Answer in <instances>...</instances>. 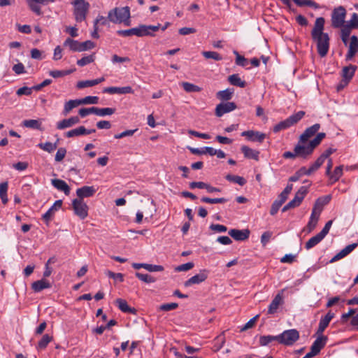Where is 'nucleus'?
I'll return each mask as SVG.
<instances>
[{"label":"nucleus","instance_id":"nucleus-24","mask_svg":"<svg viewBox=\"0 0 358 358\" xmlns=\"http://www.w3.org/2000/svg\"><path fill=\"white\" fill-rule=\"evenodd\" d=\"M51 183L56 189L62 191L66 195L70 194V187L64 180L61 179H52Z\"/></svg>","mask_w":358,"mask_h":358},{"label":"nucleus","instance_id":"nucleus-38","mask_svg":"<svg viewBox=\"0 0 358 358\" xmlns=\"http://www.w3.org/2000/svg\"><path fill=\"white\" fill-rule=\"evenodd\" d=\"M80 105V99H75V100H69V101L66 102L64 107L63 114L64 115H66L70 113V111L77 107L78 106Z\"/></svg>","mask_w":358,"mask_h":358},{"label":"nucleus","instance_id":"nucleus-15","mask_svg":"<svg viewBox=\"0 0 358 358\" xmlns=\"http://www.w3.org/2000/svg\"><path fill=\"white\" fill-rule=\"evenodd\" d=\"M103 93H108L110 94H132L134 92L133 89L130 86L126 87H108L103 90Z\"/></svg>","mask_w":358,"mask_h":358},{"label":"nucleus","instance_id":"nucleus-39","mask_svg":"<svg viewBox=\"0 0 358 358\" xmlns=\"http://www.w3.org/2000/svg\"><path fill=\"white\" fill-rule=\"evenodd\" d=\"M64 135L67 138H73V137H76V136H80L85 135V127L80 126L77 128H75L73 129H71V130L66 132Z\"/></svg>","mask_w":358,"mask_h":358},{"label":"nucleus","instance_id":"nucleus-62","mask_svg":"<svg viewBox=\"0 0 358 358\" xmlns=\"http://www.w3.org/2000/svg\"><path fill=\"white\" fill-rule=\"evenodd\" d=\"M66 154V150L64 148H59L55 155V159L56 162H59L63 160Z\"/></svg>","mask_w":358,"mask_h":358},{"label":"nucleus","instance_id":"nucleus-32","mask_svg":"<svg viewBox=\"0 0 358 358\" xmlns=\"http://www.w3.org/2000/svg\"><path fill=\"white\" fill-rule=\"evenodd\" d=\"M227 80L234 86L245 87L246 85L245 81L242 80L238 74H232L228 77Z\"/></svg>","mask_w":358,"mask_h":358},{"label":"nucleus","instance_id":"nucleus-26","mask_svg":"<svg viewBox=\"0 0 358 358\" xmlns=\"http://www.w3.org/2000/svg\"><path fill=\"white\" fill-rule=\"evenodd\" d=\"M357 70V66L352 64H350L349 66H344L341 71V76L343 79H347V80L350 81L353 78L355 73Z\"/></svg>","mask_w":358,"mask_h":358},{"label":"nucleus","instance_id":"nucleus-6","mask_svg":"<svg viewBox=\"0 0 358 358\" xmlns=\"http://www.w3.org/2000/svg\"><path fill=\"white\" fill-rule=\"evenodd\" d=\"M346 10L342 6L335 8L331 13V26L334 28L338 29L345 25V19L346 17Z\"/></svg>","mask_w":358,"mask_h":358},{"label":"nucleus","instance_id":"nucleus-36","mask_svg":"<svg viewBox=\"0 0 358 358\" xmlns=\"http://www.w3.org/2000/svg\"><path fill=\"white\" fill-rule=\"evenodd\" d=\"M298 6L303 7L305 6L313 8L314 9H319L320 6L313 0H292Z\"/></svg>","mask_w":358,"mask_h":358},{"label":"nucleus","instance_id":"nucleus-57","mask_svg":"<svg viewBox=\"0 0 358 358\" xmlns=\"http://www.w3.org/2000/svg\"><path fill=\"white\" fill-rule=\"evenodd\" d=\"M81 104H97L99 102V97L96 96H87L83 99H80Z\"/></svg>","mask_w":358,"mask_h":358},{"label":"nucleus","instance_id":"nucleus-9","mask_svg":"<svg viewBox=\"0 0 358 358\" xmlns=\"http://www.w3.org/2000/svg\"><path fill=\"white\" fill-rule=\"evenodd\" d=\"M306 143V142H301L299 140L294 148L296 156L303 159H307L313 152V150L308 144L304 145Z\"/></svg>","mask_w":358,"mask_h":358},{"label":"nucleus","instance_id":"nucleus-44","mask_svg":"<svg viewBox=\"0 0 358 358\" xmlns=\"http://www.w3.org/2000/svg\"><path fill=\"white\" fill-rule=\"evenodd\" d=\"M326 136L325 133L321 132L318 133L317 136L310 141L308 144L311 148V149L314 151L315 148L320 144L321 141Z\"/></svg>","mask_w":358,"mask_h":358},{"label":"nucleus","instance_id":"nucleus-5","mask_svg":"<svg viewBox=\"0 0 358 358\" xmlns=\"http://www.w3.org/2000/svg\"><path fill=\"white\" fill-rule=\"evenodd\" d=\"M64 45H68L70 50L73 52H83L94 48L95 43L91 41L79 42L71 38H67L64 43Z\"/></svg>","mask_w":358,"mask_h":358},{"label":"nucleus","instance_id":"nucleus-34","mask_svg":"<svg viewBox=\"0 0 358 358\" xmlns=\"http://www.w3.org/2000/svg\"><path fill=\"white\" fill-rule=\"evenodd\" d=\"M53 337L49 334H45L43 336L41 339L38 341L36 349L38 350H42L47 348L48 345L52 341Z\"/></svg>","mask_w":358,"mask_h":358},{"label":"nucleus","instance_id":"nucleus-50","mask_svg":"<svg viewBox=\"0 0 358 358\" xmlns=\"http://www.w3.org/2000/svg\"><path fill=\"white\" fill-rule=\"evenodd\" d=\"M188 150L194 155H206V154H208L209 155L211 156V152L210 151L209 152L210 150H213V148L211 147H203L201 149L199 148H192V147H187Z\"/></svg>","mask_w":358,"mask_h":358},{"label":"nucleus","instance_id":"nucleus-18","mask_svg":"<svg viewBox=\"0 0 358 358\" xmlns=\"http://www.w3.org/2000/svg\"><path fill=\"white\" fill-rule=\"evenodd\" d=\"M80 122V118L78 116H73L69 119H64L62 121L57 122V129L59 130L64 129L66 128L71 127L75 124Z\"/></svg>","mask_w":358,"mask_h":358},{"label":"nucleus","instance_id":"nucleus-2","mask_svg":"<svg viewBox=\"0 0 358 358\" xmlns=\"http://www.w3.org/2000/svg\"><path fill=\"white\" fill-rule=\"evenodd\" d=\"M130 8L129 6L116 7L111 9L108 13V18L110 22L115 24H120L123 21H128V19H130Z\"/></svg>","mask_w":358,"mask_h":358},{"label":"nucleus","instance_id":"nucleus-31","mask_svg":"<svg viewBox=\"0 0 358 358\" xmlns=\"http://www.w3.org/2000/svg\"><path fill=\"white\" fill-rule=\"evenodd\" d=\"M115 304L118 306L119 309L123 313H135V308H130L127 302L122 299H117L115 300Z\"/></svg>","mask_w":358,"mask_h":358},{"label":"nucleus","instance_id":"nucleus-42","mask_svg":"<svg viewBox=\"0 0 358 358\" xmlns=\"http://www.w3.org/2000/svg\"><path fill=\"white\" fill-rule=\"evenodd\" d=\"M225 178L227 180L231 182L237 183L241 186H243L246 183V180L243 177L239 176L227 174L225 176Z\"/></svg>","mask_w":358,"mask_h":358},{"label":"nucleus","instance_id":"nucleus-16","mask_svg":"<svg viewBox=\"0 0 358 358\" xmlns=\"http://www.w3.org/2000/svg\"><path fill=\"white\" fill-rule=\"evenodd\" d=\"M334 313L329 311L324 317H322L319 323L318 329L317 330V335H322L325 329L328 327L330 321L334 317Z\"/></svg>","mask_w":358,"mask_h":358},{"label":"nucleus","instance_id":"nucleus-37","mask_svg":"<svg viewBox=\"0 0 358 358\" xmlns=\"http://www.w3.org/2000/svg\"><path fill=\"white\" fill-rule=\"evenodd\" d=\"M323 238H324V237L322 236H321V234L320 233H318L315 236L310 238L306 243V245H305L306 249L310 250V248H312L314 246H315L316 245H317Z\"/></svg>","mask_w":358,"mask_h":358},{"label":"nucleus","instance_id":"nucleus-58","mask_svg":"<svg viewBox=\"0 0 358 358\" xmlns=\"http://www.w3.org/2000/svg\"><path fill=\"white\" fill-rule=\"evenodd\" d=\"M78 114L81 117H85L90 114L96 115V107L82 108L79 110Z\"/></svg>","mask_w":358,"mask_h":358},{"label":"nucleus","instance_id":"nucleus-46","mask_svg":"<svg viewBox=\"0 0 358 358\" xmlns=\"http://www.w3.org/2000/svg\"><path fill=\"white\" fill-rule=\"evenodd\" d=\"M181 85L187 92H199L201 91V87L188 82H182Z\"/></svg>","mask_w":358,"mask_h":358},{"label":"nucleus","instance_id":"nucleus-28","mask_svg":"<svg viewBox=\"0 0 358 358\" xmlns=\"http://www.w3.org/2000/svg\"><path fill=\"white\" fill-rule=\"evenodd\" d=\"M51 284L45 279L36 280L31 284V288L35 292H40L44 289L50 288Z\"/></svg>","mask_w":358,"mask_h":358},{"label":"nucleus","instance_id":"nucleus-25","mask_svg":"<svg viewBox=\"0 0 358 358\" xmlns=\"http://www.w3.org/2000/svg\"><path fill=\"white\" fill-rule=\"evenodd\" d=\"M241 150L245 158L259 161V151L253 150L247 145H243Z\"/></svg>","mask_w":358,"mask_h":358},{"label":"nucleus","instance_id":"nucleus-63","mask_svg":"<svg viewBox=\"0 0 358 358\" xmlns=\"http://www.w3.org/2000/svg\"><path fill=\"white\" fill-rule=\"evenodd\" d=\"M308 193V187L301 186L295 194V196L300 199L301 201L303 200L305 196Z\"/></svg>","mask_w":358,"mask_h":358},{"label":"nucleus","instance_id":"nucleus-35","mask_svg":"<svg viewBox=\"0 0 358 358\" xmlns=\"http://www.w3.org/2000/svg\"><path fill=\"white\" fill-rule=\"evenodd\" d=\"M22 125L27 128L43 131L41 123L38 120H25L22 122Z\"/></svg>","mask_w":358,"mask_h":358},{"label":"nucleus","instance_id":"nucleus-64","mask_svg":"<svg viewBox=\"0 0 358 358\" xmlns=\"http://www.w3.org/2000/svg\"><path fill=\"white\" fill-rule=\"evenodd\" d=\"M348 24L352 28V29H358V14L356 13H354L352 15L350 20L348 22Z\"/></svg>","mask_w":358,"mask_h":358},{"label":"nucleus","instance_id":"nucleus-21","mask_svg":"<svg viewBox=\"0 0 358 358\" xmlns=\"http://www.w3.org/2000/svg\"><path fill=\"white\" fill-rule=\"evenodd\" d=\"M132 267L135 269H140L143 268L150 272H157L164 271V267L161 265H153L145 263H133Z\"/></svg>","mask_w":358,"mask_h":358},{"label":"nucleus","instance_id":"nucleus-27","mask_svg":"<svg viewBox=\"0 0 358 358\" xmlns=\"http://www.w3.org/2000/svg\"><path fill=\"white\" fill-rule=\"evenodd\" d=\"M282 302L283 300L282 295L280 294H278L268 306V314H274L276 313L279 306L282 304Z\"/></svg>","mask_w":358,"mask_h":358},{"label":"nucleus","instance_id":"nucleus-14","mask_svg":"<svg viewBox=\"0 0 358 358\" xmlns=\"http://www.w3.org/2000/svg\"><path fill=\"white\" fill-rule=\"evenodd\" d=\"M250 231L248 229L243 230L232 229L229 231V235L234 240L238 241L247 240L250 236Z\"/></svg>","mask_w":358,"mask_h":358},{"label":"nucleus","instance_id":"nucleus-41","mask_svg":"<svg viewBox=\"0 0 358 358\" xmlns=\"http://www.w3.org/2000/svg\"><path fill=\"white\" fill-rule=\"evenodd\" d=\"M336 150L333 148H329L327 150H325L315 162L316 163V165L320 167L325 161V159L328 158Z\"/></svg>","mask_w":358,"mask_h":358},{"label":"nucleus","instance_id":"nucleus-4","mask_svg":"<svg viewBox=\"0 0 358 358\" xmlns=\"http://www.w3.org/2000/svg\"><path fill=\"white\" fill-rule=\"evenodd\" d=\"M304 115L305 112L302 110L292 115L286 120L281 121L278 124H275L273 129V132L278 133L281 130H284L290 127L291 126L296 124L299 120H301Z\"/></svg>","mask_w":358,"mask_h":358},{"label":"nucleus","instance_id":"nucleus-56","mask_svg":"<svg viewBox=\"0 0 358 358\" xmlns=\"http://www.w3.org/2000/svg\"><path fill=\"white\" fill-rule=\"evenodd\" d=\"M202 55L206 59H213L215 61H220L222 59V56L218 52L214 51H203Z\"/></svg>","mask_w":358,"mask_h":358},{"label":"nucleus","instance_id":"nucleus-51","mask_svg":"<svg viewBox=\"0 0 358 358\" xmlns=\"http://www.w3.org/2000/svg\"><path fill=\"white\" fill-rule=\"evenodd\" d=\"M115 108H97L96 107V115L98 116L103 117L106 115H110L115 113Z\"/></svg>","mask_w":358,"mask_h":358},{"label":"nucleus","instance_id":"nucleus-10","mask_svg":"<svg viewBox=\"0 0 358 358\" xmlns=\"http://www.w3.org/2000/svg\"><path fill=\"white\" fill-rule=\"evenodd\" d=\"M53 2L55 0H27L29 9L38 16L43 14L40 5L46 6Z\"/></svg>","mask_w":358,"mask_h":358},{"label":"nucleus","instance_id":"nucleus-60","mask_svg":"<svg viewBox=\"0 0 358 358\" xmlns=\"http://www.w3.org/2000/svg\"><path fill=\"white\" fill-rule=\"evenodd\" d=\"M348 50L357 52L358 51V38L356 36H352Z\"/></svg>","mask_w":358,"mask_h":358},{"label":"nucleus","instance_id":"nucleus-29","mask_svg":"<svg viewBox=\"0 0 358 358\" xmlns=\"http://www.w3.org/2000/svg\"><path fill=\"white\" fill-rule=\"evenodd\" d=\"M331 199V195L328 194L324 196L319 197L315 202L314 207H315L317 209H318L317 214L318 215H320L323 207L328 204Z\"/></svg>","mask_w":358,"mask_h":358},{"label":"nucleus","instance_id":"nucleus-19","mask_svg":"<svg viewBox=\"0 0 358 358\" xmlns=\"http://www.w3.org/2000/svg\"><path fill=\"white\" fill-rule=\"evenodd\" d=\"M96 192V189L93 186H83L77 189L76 194L78 199L83 200L84 198L92 196Z\"/></svg>","mask_w":358,"mask_h":358},{"label":"nucleus","instance_id":"nucleus-53","mask_svg":"<svg viewBox=\"0 0 358 358\" xmlns=\"http://www.w3.org/2000/svg\"><path fill=\"white\" fill-rule=\"evenodd\" d=\"M138 29L139 31L138 37H143V36H155V34L150 31L148 25L140 24L138 27Z\"/></svg>","mask_w":358,"mask_h":358},{"label":"nucleus","instance_id":"nucleus-3","mask_svg":"<svg viewBox=\"0 0 358 358\" xmlns=\"http://www.w3.org/2000/svg\"><path fill=\"white\" fill-rule=\"evenodd\" d=\"M73 15L77 22L86 20L90 5L85 0H73Z\"/></svg>","mask_w":358,"mask_h":358},{"label":"nucleus","instance_id":"nucleus-40","mask_svg":"<svg viewBox=\"0 0 358 358\" xmlns=\"http://www.w3.org/2000/svg\"><path fill=\"white\" fill-rule=\"evenodd\" d=\"M343 166L341 165L336 166L334 171V172L329 176V180L331 181V183L336 182L338 181L340 178L343 176Z\"/></svg>","mask_w":358,"mask_h":358},{"label":"nucleus","instance_id":"nucleus-43","mask_svg":"<svg viewBox=\"0 0 358 358\" xmlns=\"http://www.w3.org/2000/svg\"><path fill=\"white\" fill-rule=\"evenodd\" d=\"M8 187V182H3L0 183V198L3 204L7 203L8 201L7 197Z\"/></svg>","mask_w":358,"mask_h":358},{"label":"nucleus","instance_id":"nucleus-12","mask_svg":"<svg viewBox=\"0 0 358 358\" xmlns=\"http://www.w3.org/2000/svg\"><path fill=\"white\" fill-rule=\"evenodd\" d=\"M208 275V271L207 270H202L199 273L191 277L189 279L186 280L184 283L185 287H189L194 284H199L205 281Z\"/></svg>","mask_w":358,"mask_h":358},{"label":"nucleus","instance_id":"nucleus-54","mask_svg":"<svg viewBox=\"0 0 358 358\" xmlns=\"http://www.w3.org/2000/svg\"><path fill=\"white\" fill-rule=\"evenodd\" d=\"M201 201L203 203L214 204L226 203L228 201V199L224 197L212 199L203 196L201 199Z\"/></svg>","mask_w":358,"mask_h":358},{"label":"nucleus","instance_id":"nucleus-30","mask_svg":"<svg viewBox=\"0 0 358 358\" xmlns=\"http://www.w3.org/2000/svg\"><path fill=\"white\" fill-rule=\"evenodd\" d=\"M234 93V89L227 88L224 90L217 92L216 94V97L221 100L222 102H229L228 101L232 98Z\"/></svg>","mask_w":358,"mask_h":358},{"label":"nucleus","instance_id":"nucleus-13","mask_svg":"<svg viewBox=\"0 0 358 358\" xmlns=\"http://www.w3.org/2000/svg\"><path fill=\"white\" fill-rule=\"evenodd\" d=\"M242 136H245L249 141L262 143L266 138V134L257 131L248 130L241 133Z\"/></svg>","mask_w":358,"mask_h":358},{"label":"nucleus","instance_id":"nucleus-23","mask_svg":"<svg viewBox=\"0 0 358 358\" xmlns=\"http://www.w3.org/2000/svg\"><path fill=\"white\" fill-rule=\"evenodd\" d=\"M327 337L323 335H318V337L312 344L310 349L313 350L317 355L320 353L321 350L324 347Z\"/></svg>","mask_w":358,"mask_h":358},{"label":"nucleus","instance_id":"nucleus-49","mask_svg":"<svg viewBox=\"0 0 358 358\" xmlns=\"http://www.w3.org/2000/svg\"><path fill=\"white\" fill-rule=\"evenodd\" d=\"M136 278H138L140 280L145 282V283H153L156 281V278L151 275L144 274L139 272H136L135 273Z\"/></svg>","mask_w":358,"mask_h":358},{"label":"nucleus","instance_id":"nucleus-1","mask_svg":"<svg viewBox=\"0 0 358 358\" xmlns=\"http://www.w3.org/2000/svg\"><path fill=\"white\" fill-rule=\"evenodd\" d=\"M324 17L316 18L310 33L312 40L316 45L317 53L321 57L327 55L330 46V37L327 33L324 32Z\"/></svg>","mask_w":358,"mask_h":358},{"label":"nucleus","instance_id":"nucleus-61","mask_svg":"<svg viewBox=\"0 0 358 358\" xmlns=\"http://www.w3.org/2000/svg\"><path fill=\"white\" fill-rule=\"evenodd\" d=\"M33 90H34L33 87H22L19 88L17 90L16 94L18 96H22V95L29 96V95L31 94Z\"/></svg>","mask_w":358,"mask_h":358},{"label":"nucleus","instance_id":"nucleus-48","mask_svg":"<svg viewBox=\"0 0 358 358\" xmlns=\"http://www.w3.org/2000/svg\"><path fill=\"white\" fill-rule=\"evenodd\" d=\"M138 33H139V31L138 29V27H134V28H131L129 29H125V30L121 29V30L117 31V35L124 36V37L131 36L133 35L138 36Z\"/></svg>","mask_w":358,"mask_h":358},{"label":"nucleus","instance_id":"nucleus-59","mask_svg":"<svg viewBox=\"0 0 358 358\" xmlns=\"http://www.w3.org/2000/svg\"><path fill=\"white\" fill-rule=\"evenodd\" d=\"M38 146L42 150L50 153L53 152L56 149V145H52V143L45 142L44 143H41L38 145Z\"/></svg>","mask_w":358,"mask_h":358},{"label":"nucleus","instance_id":"nucleus-33","mask_svg":"<svg viewBox=\"0 0 358 358\" xmlns=\"http://www.w3.org/2000/svg\"><path fill=\"white\" fill-rule=\"evenodd\" d=\"M320 167L316 165V163L314 162L309 169H306L305 166L301 167L296 172L301 176V177L303 176H310L313 172L316 171Z\"/></svg>","mask_w":358,"mask_h":358},{"label":"nucleus","instance_id":"nucleus-11","mask_svg":"<svg viewBox=\"0 0 358 358\" xmlns=\"http://www.w3.org/2000/svg\"><path fill=\"white\" fill-rule=\"evenodd\" d=\"M237 108L234 102H222L216 106L215 113L218 117H222L225 113L233 111Z\"/></svg>","mask_w":358,"mask_h":358},{"label":"nucleus","instance_id":"nucleus-52","mask_svg":"<svg viewBox=\"0 0 358 358\" xmlns=\"http://www.w3.org/2000/svg\"><path fill=\"white\" fill-rule=\"evenodd\" d=\"M272 341H278V336H271V335L262 336L259 338V344L262 346L267 345Z\"/></svg>","mask_w":358,"mask_h":358},{"label":"nucleus","instance_id":"nucleus-47","mask_svg":"<svg viewBox=\"0 0 358 358\" xmlns=\"http://www.w3.org/2000/svg\"><path fill=\"white\" fill-rule=\"evenodd\" d=\"M75 71H76L75 69H69V70H63V71L54 70V71H50L49 72V75L55 78H57L59 77H63V76L69 75V74L72 73L73 72H74Z\"/></svg>","mask_w":358,"mask_h":358},{"label":"nucleus","instance_id":"nucleus-8","mask_svg":"<svg viewBox=\"0 0 358 358\" xmlns=\"http://www.w3.org/2000/svg\"><path fill=\"white\" fill-rule=\"evenodd\" d=\"M74 213L80 219H85L88 215V206L83 200L75 199L72 201Z\"/></svg>","mask_w":358,"mask_h":358},{"label":"nucleus","instance_id":"nucleus-7","mask_svg":"<svg viewBox=\"0 0 358 358\" xmlns=\"http://www.w3.org/2000/svg\"><path fill=\"white\" fill-rule=\"evenodd\" d=\"M278 338L280 343L292 345L299 338V333L294 329L285 330L278 336Z\"/></svg>","mask_w":358,"mask_h":358},{"label":"nucleus","instance_id":"nucleus-17","mask_svg":"<svg viewBox=\"0 0 358 358\" xmlns=\"http://www.w3.org/2000/svg\"><path fill=\"white\" fill-rule=\"evenodd\" d=\"M62 206V200H57L48 210L43 215V220L48 224L53 217L55 212Z\"/></svg>","mask_w":358,"mask_h":358},{"label":"nucleus","instance_id":"nucleus-20","mask_svg":"<svg viewBox=\"0 0 358 358\" xmlns=\"http://www.w3.org/2000/svg\"><path fill=\"white\" fill-rule=\"evenodd\" d=\"M320 128V124L317 123L307 128L304 132L300 136L301 142H307L308 138L315 135Z\"/></svg>","mask_w":358,"mask_h":358},{"label":"nucleus","instance_id":"nucleus-45","mask_svg":"<svg viewBox=\"0 0 358 358\" xmlns=\"http://www.w3.org/2000/svg\"><path fill=\"white\" fill-rule=\"evenodd\" d=\"M341 39L343 42L346 45L348 43V37L350 36L351 29H352L348 23L341 27Z\"/></svg>","mask_w":358,"mask_h":358},{"label":"nucleus","instance_id":"nucleus-22","mask_svg":"<svg viewBox=\"0 0 358 358\" xmlns=\"http://www.w3.org/2000/svg\"><path fill=\"white\" fill-rule=\"evenodd\" d=\"M358 246V243H352L347 245L345 248L341 250L338 254H336L330 261V262H336L350 254L354 249Z\"/></svg>","mask_w":358,"mask_h":358},{"label":"nucleus","instance_id":"nucleus-55","mask_svg":"<svg viewBox=\"0 0 358 358\" xmlns=\"http://www.w3.org/2000/svg\"><path fill=\"white\" fill-rule=\"evenodd\" d=\"M94 59H95V54L93 53L88 56L83 57L80 59H78L77 61V64L79 66H84L87 64H89L93 62L94 61Z\"/></svg>","mask_w":358,"mask_h":358}]
</instances>
